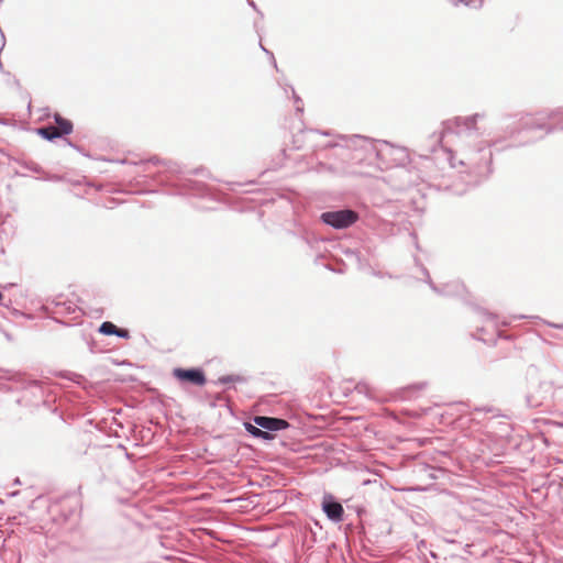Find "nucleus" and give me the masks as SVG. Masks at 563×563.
I'll list each match as a JSON object with an SVG mask.
<instances>
[{
  "mask_svg": "<svg viewBox=\"0 0 563 563\" xmlns=\"http://www.w3.org/2000/svg\"><path fill=\"white\" fill-rule=\"evenodd\" d=\"M357 218V213L352 210L329 211L321 214L322 221L335 229L347 228L355 223Z\"/></svg>",
  "mask_w": 563,
  "mask_h": 563,
  "instance_id": "obj_1",
  "label": "nucleus"
},
{
  "mask_svg": "<svg viewBox=\"0 0 563 563\" xmlns=\"http://www.w3.org/2000/svg\"><path fill=\"white\" fill-rule=\"evenodd\" d=\"M173 374L178 380L196 386H203L207 382L205 373L199 368H175Z\"/></svg>",
  "mask_w": 563,
  "mask_h": 563,
  "instance_id": "obj_2",
  "label": "nucleus"
},
{
  "mask_svg": "<svg viewBox=\"0 0 563 563\" xmlns=\"http://www.w3.org/2000/svg\"><path fill=\"white\" fill-rule=\"evenodd\" d=\"M254 422L258 427L271 431L283 430L288 427V422L286 420L271 417L257 416L254 418Z\"/></svg>",
  "mask_w": 563,
  "mask_h": 563,
  "instance_id": "obj_3",
  "label": "nucleus"
},
{
  "mask_svg": "<svg viewBox=\"0 0 563 563\" xmlns=\"http://www.w3.org/2000/svg\"><path fill=\"white\" fill-rule=\"evenodd\" d=\"M323 510L324 512L327 514V516L334 520V521H340L342 520V517H343V507L341 504L339 503H325L323 505Z\"/></svg>",
  "mask_w": 563,
  "mask_h": 563,
  "instance_id": "obj_4",
  "label": "nucleus"
},
{
  "mask_svg": "<svg viewBox=\"0 0 563 563\" xmlns=\"http://www.w3.org/2000/svg\"><path fill=\"white\" fill-rule=\"evenodd\" d=\"M38 133L47 140L63 136L62 132L55 125L44 126L38 130Z\"/></svg>",
  "mask_w": 563,
  "mask_h": 563,
  "instance_id": "obj_5",
  "label": "nucleus"
},
{
  "mask_svg": "<svg viewBox=\"0 0 563 563\" xmlns=\"http://www.w3.org/2000/svg\"><path fill=\"white\" fill-rule=\"evenodd\" d=\"M55 126H57V129L62 132L63 135L69 134L73 130L71 122L62 117H56Z\"/></svg>",
  "mask_w": 563,
  "mask_h": 563,
  "instance_id": "obj_6",
  "label": "nucleus"
},
{
  "mask_svg": "<svg viewBox=\"0 0 563 563\" xmlns=\"http://www.w3.org/2000/svg\"><path fill=\"white\" fill-rule=\"evenodd\" d=\"M246 430L254 437H257V438H263V439H272V435L266 432V431H263L262 429L251 424V423H247L246 424Z\"/></svg>",
  "mask_w": 563,
  "mask_h": 563,
  "instance_id": "obj_7",
  "label": "nucleus"
},
{
  "mask_svg": "<svg viewBox=\"0 0 563 563\" xmlns=\"http://www.w3.org/2000/svg\"><path fill=\"white\" fill-rule=\"evenodd\" d=\"M118 327L113 324L110 321L103 322L100 328L99 332L106 335H115Z\"/></svg>",
  "mask_w": 563,
  "mask_h": 563,
  "instance_id": "obj_8",
  "label": "nucleus"
},
{
  "mask_svg": "<svg viewBox=\"0 0 563 563\" xmlns=\"http://www.w3.org/2000/svg\"><path fill=\"white\" fill-rule=\"evenodd\" d=\"M115 335H118L120 338H123V339H129L130 338L129 331L126 329H120V328L117 329Z\"/></svg>",
  "mask_w": 563,
  "mask_h": 563,
  "instance_id": "obj_9",
  "label": "nucleus"
},
{
  "mask_svg": "<svg viewBox=\"0 0 563 563\" xmlns=\"http://www.w3.org/2000/svg\"><path fill=\"white\" fill-rule=\"evenodd\" d=\"M457 1L461 2V3L468 4V0H457Z\"/></svg>",
  "mask_w": 563,
  "mask_h": 563,
  "instance_id": "obj_10",
  "label": "nucleus"
}]
</instances>
